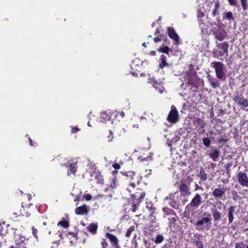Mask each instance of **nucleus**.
<instances>
[{"label": "nucleus", "instance_id": "obj_23", "mask_svg": "<svg viewBox=\"0 0 248 248\" xmlns=\"http://www.w3.org/2000/svg\"><path fill=\"white\" fill-rule=\"evenodd\" d=\"M66 235L69 238L71 244H73L78 240V234L77 233L68 232Z\"/></svg>", "mask_w": 248, "mask_h": 248}, {"label": "nucleus", "instance_id": "obj_53", "mask_svg": "<svg viewBox=\"0 0 248 248\" xmlns=\"http://www.w3.org/2000/svg\"><path fill=\"white\" fill-rule=\"evenodd\" d=\"M217 115H223L225 113V110L222 108L218 109L217 110Z\"/></svg>", "mask_w": 248, "mask_h": 248}, {"label": "nucleus", "instance_id": "obj_1", "mask_svg": "<svg viewBox=\"0 0 248 248\" xmlns=\"http://www.w3.org/2000/svg\"><path fill=\"white\" fill-rule=\"evenodd\" d=\"M202 203V197L196 193L192 199L191 202L186 206L184 213V216L188 218L190 215H193L195 210L199 207Z\"/></svg>", "mask_w": 248, "mask_h": 248}, {"label": "nucleus", "instance_id": "obj_36", "mask_svg": "<svg viewBox=\"0 0 248 248\" xmlns=\"http://www.w3.org/2000/svg\"><path fill=\"white\" fill-rule=\"evenodd\" d=\"M203 144L207 148L210 147L211 144V141L208 138H204L202 139Z\"/></svg>", "mask_w": 248, "mask_h": 248}, {"label": "nucleus", "instance_id": "obj_13", "mask_svg": "<svg viewBox=\"0 0 248 248\" xmlns=\"http://www.w3.org/2000/svg\"><path fill=\"white\" fill-rule=\"evenodd\" d=\"M239 183L242 186L248 188V176L246 173L240 171L237 174Z\"/></svg>", "mask_w": 248, "mask_h": 248}, {"label": "nucleus", "instance_id": "obj_16", "mask_svg": "<svg viewBox=\"0 0 248 248\" xmlns=\"http://www.w3.org/2000/svg\"><path fill=\"white\" fill-rule=\"evenodd\" d=\"M14 238L15 242V246L14 247H20V244L21 243L23 244V246H25V237L24 236H23L20 234L16 233V232H14Z\"/></svg>", "mask_w": 248, "mask_h": 248}, {"label": "nucleus", "instance_id": "obj_39", "mask_svg": "<svg viewBox=\"0 0 248 248\" xmlns=\"http://www.w3.org/2000/svg\"><path fill=\"white\" fill-rule=\"evenodd\" d=\"M135 230V226L134 225H132L130 226V227L127 230V231L125 233V236L126 237H129L131 233Z\"/></svg>", "mask_w": 248, "mask_h": 248}, {"label": "nucleus", "instance_id": "obj_63", "mask_svg": "<svg viewBox=\"0 0 248 248\" xmlns=\"http://www.w3.org/2000/svg\"><path fill=\"white\" fill-rule=\"evenodd\" d=\"M6 243V241L4 239L3 241H0V248H1V247L3 245H5Z\"/></svg>", "mask_w": 248, "mask_h": 248}, {"label": "nucleus", "instance_id": "obj_30", "mask_svg": "<svg viewBox=\"0 0 248 248\" xmlns=\"http://www.w3.org/2000/svg\"><path fill=\"white\" fill-rule=\"evenodd\" d=\"M201 181H205L207 179V174L203 169H201L198 175Z\"/></svg>", "mask_w": 248, "mask_h": 248}, {"label": "nucleus", "instance_id": "obj_34", "mask_svg": "<svg viewBox=\"0 0 248 248\" xmlns=\"http://www.w3.org/2000/svg\"><path fill=\"white\" fill-rule=\"evenodd\" d=\"M240 3L243 11L248 9V0H240Z\"/></svg>", "mask_w": 248, "mask_h": 248}, {"label": "nucleus", "instance_id": "obj_57", "mask_svg": "<svg viewBox=\"0 0 248 248\" xmlns=\"http://www.w3.org/2000/svg\"><path fill=\"white\" fill-rule=\"evenodd\" d=\"M112 167L116 170H119L121 167L120 164L117 163H114L113 164Z\"/></svg>", "mask_w": 248, "mask_h": 248}, {"label": "nucleus", "instance_id": "obj_40", "mask_svg": "<svg viewBox=\"0 0 248 248\" xmlns=\"http://www.w3.org/2000/svg\"><path fill=\"white\" fill-rule=\"evenodd\" d=\"M101 118L105 121L110 120V117L107 113V111L103 112L101 114Z\"/></svg>", "mask_w": 248, "mask_h": 248}, {"label": "nucleus", "instance_id": "obj_2", "mask_svg": "<svg viewBox=\"0 0 248 248\" xmlns=\"http://www.w3.org/2000/svg\"><path fill=\"white\" fill-rule=\"evenodd\" d=\"M145 196V193L141 189H138L135 193L131 194L132 199L129 201V203L131 205L132 212H135L137 210Z\"/></svg>", "mask_w": 248, "mask_h": 248}, {"label": "nucleus", "instance_id": "obj_33", "mask_svg": "<svg viewBox=\"0 0 248 248\" xmlns=\"http://www.w3.org/2000/svg\"><path fill=\"white\" fill-rule=\"evenodd\" d=\"M57 226H61L63 228L66 229L69 226V223L67 220H62L57 223Z\"/></svg>", "mask_w": 248, "mask_h": 248}, {"label": "nucleus", "instance_id": "obj_43", "mask_svg": "<svg viewBox=\"0 0 248 248\" xmlns=\"http://www.w3.org/2000/svg\"><path fill=\"white\" fill-rule=\"evenodd\" d=\"M164 36L163 35H160L157 37H155L154 38V41L155 43H157L161 41L163 39H164ZM165 37L167 39L166 36H165Z\"/></svg>", "mask_w": 248, "mask_h": 248}, {"label": "nucleus", "instance_id": "obj_31", "mask_svg": "<svg viewBox=\"0 0 248 248\" xmlns=\"http://www.w3.org/2000/svg\"><path fill=\"white\" fill-rule=\"evenodd\" d=\"M95 179L96 180V183L99 184H102L104 183L103 176L100 172H97L95 173Z\"/></svg>", "mask_w": 248, "mask_h": 248}, {"label": "nucleus", "instance_id": "obj_29", "mask_svg": "<svg viewBox=\"0 0 248 248\" xmlns=\"http://www.w3.org/2000/svg\"><path fill=\"white\" fill-rule=\"evenodd\" d=\"M220 5L218 2H216L215 5L214 9L213 10L211 15L213 17H215L219 15V8Z\"/></svg>", "mask_w": 248, "mask_h": 248}, {"label": "nucleus", "instance_id": "obj_9", "mask_svg": "<svg viewBox=\"0 0 248 248\" xmlns=\"http://www.w3.org/2000/svg\"><path fill=\"white\" fill-rule=\"evenodd\" d=\"M215 38L217 40L222 41L228 37V33L223 29L217 28L215 29L213 31Z\"/></svg>", "mask_w": 248, "mask_h": 248}, {"label": "nucleus", "instance_id": "obj_61", "mask_svg": "<svg viewBox=\"0 0 248 248\" xmlns=\"http://www.w3.org/2000/svg\"><path fill=\"white\" fill-rule=\"evenodd\" d=\"M29 141H30V144L31 145V146H35L37 144L36 143L34 142L33 143V142L32 141V140L31 139V138H29Z\"/></svg>", "mask_w": 248, "mask_h": 248}, {"label": "nucleus", "instance_id": "obj_26", "mask_svg": "<svg viewBox=\"0 0 248 248\" xmlns=\"http://www.w3.org/2000/svg\"><path fill=\"white\" fill-rule=\"evenodd\" d=\"M98 226L94 223H91L87 227V230L93 234H95L97 232Z\"/></svg>", "mask_w": 248, "mask_h": 248}, {"label": "nucleus", "instance_id": "obj_64", "mask_svg": "<svg viewBox=\"0 0 248 248\" xmlns=\"http://www.w3.org/2000/svg\"><path fill=\"white\" fill-rule=\"evenodd\" d=\"M21 246L20 247H14V246H12L11 247H13V248H26L25 246H23V243H21Z\"/></svg>", "mask_w": 248, "mask_h": 248}, {"label": "nucleus", "instance_id": "obj_35", "mask_svg": "<svg viewBox=\"0 0 248 248\" xmlns=\"http://www.w3.org/2000/svg\"><path fill=\"white\" fill-rule=\"evenodd\" d=\"M163 212L165 213L167 215H173L176 217V214L173 209L170 208H165L163 209Z\"/></svg>", "mask_w": 248, "mask_h": 248}, {"label": "nucleus", "instance_id": "obj_18", "mask_svg": "<svg viewBox=\"0 0 248 248\" xmlns=\"http://www.w3.org/2000/svg\"><path fill=\"white\" fill-rule=\"evenodd\" d=\"M212 214L214 222L217 223L222 218V213L216 208H213L212 210Z\"/></svg>", "mask_w": 248, "mask_h": 248}, {"label": "nucleus", "instance_id": "obj_15", "mask_svg": "<svg viewBox=\"0 0 248 248\" xmlns=\"http://www.w3.org/2000/svg\"><path fill=\"white\" fill-rule=\"evenodd\" d=\"M179 191L181 195L183 196H188L191 194L189 185H187L185 183H182L179 186Z\"/></svg>", "mask_w": 248, "mask_h": 248}, {"label": "nucleus", "instance_id": "obj_47", "mask_svg": "<svg viewBox=\"0 0 248 248\" xmlns=\"http://www.w3.org/2000/svg\"><path fill=\"white\" fill-rule=\"evenodd\" d=\"M228 1L230 5L234 7H236L237 6V0H228Z\"/></svg>", "mask_w": 248, "mask_h": 248}, {"label": "nucleus", "instance_id": "obj_8", "mask_svg": "<svg viewBox=\"0 0 248 248\" xmlns=\"http://www.w3.org/2000/svg\"><path fill=\"white\" fill-rule=\"evenodd\" d=\"M167 121L171 123L175 124L179 120V114L176 108L172 106L170 111L167 118Z\"/></svg>", "mask_w": 248, "mask_h": 248}, {"label": "nucleus", "instance_id": "obj_42", "mask_svg": "<svg viewBox=\"0 0 248 248\" xmlns=\"http://www.w3.org/2000/svg\"><path fill=\"white\" fill-rule=\"evenodd\" d=\"M178 217L176 215V217L174 216V217H169L168 218L169 220V224L170 225L174 224L177 220Z\"/></svg>", "mask_w": 248, "mask_h": 248}, {"label": "nucleus", "instance_id": "obj_56", "mask_svg": "<svg viewBox=\"0 0 248 248\" xmlns=\"http://www.w3.org/2000/svg\"><path fill=\"white\" fill-rule=\"evenodd\" d=\"M20 215H18V213H14L13 214V216L11 217V218L13 220H15L16 219H17V217L18 216H19Z\"/></svg>", "mask_w": 248, "mask_h": 248}, {"label": "nucleus", "instance_id": "obj_37", "mask_svg": "<svg viewBox=\"0 0 248 248\" xmlns=\"http://www.w3.org/2000/svg\"><path fill=\"white\" fill-rule=\"evenodd\" d=\"M200 217L205 218L206 219H208L209 221L211 222V214L209 212H204L203 214L201 215V216H200Z\"/></svg>", "mask_w": 248, "mask_h": 248}, {"label": "nucleus", "instance_id": "obj_4", "mask_svg": "<svg viewBox=\"0 0 248 248\" xmlns=\"http://www.w3.org/2000/svg\"><path fill=\"white\" fill-rule=\"evenodd\" d=\"M216 46L218 49L215 48L213 50V56L215 58H218L223 56L225 54L228 55L229 45L227 42L217 43Z\"/></svg>", "mask_w": 248, "mask_h": 248}, {"label": "nucleus", "instance_id": "obj_48", "mask_svg": "<svg viewBox=\"0 0 248 248\" xmlns=\"http://www.w3.org/2000/svg\"><path fill=\"white\" fill-rule=\"evenodd\" d=\"M204 16V13L201 10H199L197 13V17L198 19H201L202 17Z\"/></svg>", "mask_w": 248, "mask_h": 248}, {"label": "nucleus", "instance_id": "obj_12", "mask_svg": "<svg viewBox=\"0 0 248 248\" xmlns=\"http://www.w3.org/2000/svg\"><path fill=\"white\" fill-rule=\"evenodd\" d=\"M167 33L169 37L173 40L174 45L178 46L179 44V37L175 31L172 27H169L167 28Z\"/></svg>", "mask_w": 248, "mask_h": 248}, {"label": "nucleus", "instance_id": "obj_46", "mask_svg": "<svg viewBox=\"0 0 248 248\" xmlns=\"http://www.w3.org/2000/svg\"><path fill=\"white\" fill-rule=\"evenodd\" d=\"M246 246L245 244L241 242H238L236 243L235 244V248H245Z\"/></svg>", "mask_w": 248, "mask_h": 248}, {"label": "nucleus", "instance_id": "obj_45", "mask_svg": "<svg viewBox=\"0 0 248 248\" xmlns=\"http://www.w3.org/2000/svg\"><path fill=\"white\" fill-rule=\"evenodd\" d=\"M201 236H200L199 234H195L194 235V238L193 239V244L197 243V242H201L200 237Z\"/></svg>", "mask_w": 248, "mask_h": 248}, {"label": "nucleus", "instance_id": "obj_38", "mask_svg": "<svg viewBox=\"0 0 248 248\" xmlns=\"http://www.w3.org/2000/svg\"><path fill=\"white\" fill-rule=\"evenodd\" d=\"M164 240V237L162 234H158L156 236L155 239L154 240L155 243L160 244Z\"/></svg>", "mask_w": 248, "mask_h": 248}, {"label": "nucleus", "instance_id": "obj_50", "mask_svg": "<svg viewBox=\"0 0 248 248\" xmlns=\"http://www.w3.org/2000/svg\"><path fill=\"white\" fill-rule=\"evenodd\" d=\"M31 230H32V234H33V236L35 238H38V236H37L38 231H37V229H35V227H32Z\"/></svg>", "mask_w": 248, "mask_h": 248}, {"label": "nucleus", "instance_id": "obj_25", "mask_svg": "<svg viewBox=\"0 0 248 248\" xmlns=\"http://www.w3.org/2000/svg\"><path fill=\"white\" fill-rule=\"evenodd\" d=\"M77 164L75 163H70L68 166V169L67 170L68 175L73 174L75 175L77 172Z\"/></svg>", "mask_w": 248, "mask_h": 248}, {"label": "nucleus", "instance_id": "obj_19", "mask_svg": "<svg viewBox=\"0 0 248 248\" xmlns=\"http://www.w3.org/2000/svg\"><path fill=\"white\" fill-rule=\"evenodd\" d=\"M207 78L210 85L213 88H216L220 86V82L216 78H213L210 75H208L207 76Z\"/></svg>", "mask_w": 248, "mask_h": 248}, {"label": "nucleus", "instance_id": "obj_59", "mask_svg": "<svg viewBox=\"0 0 248 248\" xmlns=\"http://www.w3.org/2000/svg\"><path fill=\"white\" fill-rule=\"evenodd\" d=\"M79 130V129L78 127L75 126L72 128L71 132L73 133H76Z\"/></svg>", "mask_w": 248, "mask_h": 248}, {"label": "nucleus", "instance_id": "obj_41", "mask_svg": "<svg viewBox=\"0 0 248 248\" xmlns=\"http://www.w3.org/2000/svg\"><path fill=\"white\" fill-rule=\"evenodd\" d=\"M146 208L150 211L153 214L155 211V208L153 205L151 203H148L146 205Z\"/></svg>", "mask_w": 248, "mask_h": 248}, {"label": "nucleus", "instance_id": "obj_60", "mask_svg": "<svg viewBox=\"0 0 248 248\" xmlns=\"http://www.w3.org/2000/svg\"><path fill=\"white\" fill-rule=\"evenodd\" d=\"M188 67L189 70V71L190 72L193 71L194 69V65L192 64H189Z\"/></svg>", "mask_w": 248, "mask_h": 248}, {"label": "nucleus", "instance_id": "obj_17", "mask_svg": "<svg viewBox=\"0 0 248 248\" xmlns=\"http://www.w3.org/2000/svg\"><path fill=\"white\" fill-rule=\"evenodd\" d=\"M89 209L86 204L76 207L75 210V214L78 215H84L88 213Z\"/></svg>", "mask_w": 248, "mask_h": 248}, {"label": "nucleus", "instance_id": "obj_62", "mask_svg": "<svg viewBox=\"0 0 248 248\" xmlns=\"http://www.w3.org/2000/svg\"><path fill=\"white\" fill-rule=\"evenodd\" d=\"M200 189L203 190V188H202V186H199L198 184H196L195 185V190L196 191V190H200Z\"/></svg>", "mask_w": 248, "mask_h": 248}, {"label": "nucleus", "instance_id": "obj_55", "mask_svg": "<svg viewBox=\"0 0 248 248\" xmlns=\"http://www.w3.org/2000/svg\"><path fill=\"white\" fill-rule=\"evenodd\" d=\"M232 195L233 196V199L234 201H236L237 199V197H238V193L237 192L235 191V190H233L232 191Z\"/></svg>", "mask_w": 248, "mask_h": 248}, {"label": "nucleus", "instance_id": "obj_32", "mask_svg": "<svg viewBox=\"0 0 248 248\" xmlns=\"http://www.w3.org/2000/svg\"><path fill=\"white\" fill-rule=\"evenodd\" d=\"M170 205L174 209H177L179 207V202L174 199V197L172 200L170 202Z\"/></svg>", "mask_w": 248, "mask_h": 248}, {"label": "nucleus", "instance_id": "obj_52", "mask_svg": "<svg viewBox=\"0 0 248 248\" xmlns=\"http://www.w3.org/2000/svg\"><path fill=\"white\" fill-rule=\"evenodd\" d=\"M149 217H150V223L151 224H153L154 223H155V220H156V217L155 216H153V214L150 215Z\"/></svg>", "mask_w": 248, "mask_h": 248}, {"label": "nucleus", "instance_id": "obj_11", "mask_svg": "<svg viewBox=\"0 0 248 248\" xmlns=\"http://www.w3.org/2000/svg\"><path fill=\"white\" fill-rule=\"evenodd\" d=\"M232 100L238 105L241 106L243 108L248 107V100L242 94H237L233 97Z\"/></svg>", "mask_w": 248, "mask_h": 248}, {"label": "nucleus", "instance_id": "obj_44", "mask_svg": "<svg viewBox=\"0 0 248 248\" xmlns=\"http://www.w3.org/2000/svg\"><path fill=\"white\" fill-rule=\"evenodd\" d=\"M113 133L111 130H109L108 132V142H111L113 140L114 138Z\"/></svg>", "mask_w": 248, "mask_h": 248}, {"label": "nucleus", "instance_id": "obj_51", "mask_svg": "<svg viewBox=\"0 0 248 248\" xmlns=\"http://www.w3.org/2000/svg\"><path fill=\"white\" fill-rule=\"evenodd\" d=\"M116 178H113L112 179V183L110 184V186H109V188H111V189H113L114 188V187H115V186H116Z\"/></svg>", "mask_w": 248, "mask_h": 248}, {"label": "nucleus", "instance_id": "obj_5", "mask_svg": "<svg viewBox=\"0 0 248 248\" xmlns=\"http://www.w3.org/2000/svg\"><path fill=\"white\" fill-rule=\"evenodd\" d=\"M211 222L205 218L199 216L196 222L195 223L196 229L198 231H204L209 230Z\"/></svg>", "mask_w": 248, "mask_h": 248}, {"label": "nucleus", "instance_id": "obj_27", "mask_svg": "<svg viewBox=\"0 0 248 248\" xmlns=\"http://www.w3.org/2000/svg\"><path fill=\"white\" fill-rule=\"evenodd\" d=\"M157 51L160 52L164 53L168 55L169 52H172V50L171 48H169L168 46H165L164 45H163L162 46H160L157 49Z\"/></svg>", "mask_w": 248, "mask_h": 248}, {"label": "nucleus", "instance_id": "obj_49", "mask_svg": "<svg viewBox=\"0 0 248 248\" xmlns=\"http://www.w3.org/2000/svg\"><path fill=\"white\" fill-rule=\"evenodd\" d=\"M102 248H107L108 243L105 239H103L101 242Z\"/></svg>", "mask_w": 248, "mask_h": 248}, {"label": "nucleus", "instance_id": "obj_7", "mask_svg": "<svg viewBox=\"0 0 248 248\" xmlns=\"http://www.w3.org/2000/svg\"><path fill=\"white\" fill-rule=\"evenodd\" d=\"M185 77L187 78V83L192 87H198L197 78L196 72H191L187 71L185 72Z\"/></svg>", "mask_w": 248, "mask_h": 248}, {"label": "nucleus", "instance_id": "obj_22", "mask_svg": "<svg viewBox=\"0 0 248 248\" xmlns=\"http://www.w3.org/2000/svg\"><path fill=\"white\" fill-rule=\"evenodd\" d=\"M160 62L158 65V69H162L165 66H169V63L167 62V57L164 55H162L160 57Z\"/></svg>", "mask_w": 248, "mask_h": 248}, {"label": "nucleus", "instance_id": "obj_54", "mask_svg": "<svg viewBox=\"0 0 248 248\" xmlns=\"http://www.w3.org/2000/svg\"><path fill=\"white\" fill-rule=\"evenodd\" d=\"M197 248H204L202 242H197L194 244Z\"/></svg>", "mask_w": 248, "mask_h": 248}, {"label": "nucleus", "instance_id": "obj_10", "mask_svg": "<svg viewBox=\"0 0 248 248\" xmlns=\"http://www.w3.org/2000/svg\"><path fill=\"white\" fill-rule=\"evenodd\" d=\"M212 195L217 200H224L225 197V189L223 187L220 188L216 187L213 189Z\"/></svg>", "mask_w": 248, "mask_h": 248}, {"label": "nucleus", "instance_id": "obj_21", "mask_svg": "<svg viewBox=\"0 0 248 248\" xmlns=\"http://www.w3.org/2000/svg\"><path fill=\"white\" fill-rule=\"evenodd\" d=\"M222 19L223 21L228 20L230 23L234 20V17L232 12H226L223 13Z\"/></svg>", "mask_w": 248, "mask_h": 248}, {"label": "nucleus", "instance_id": "obj_3", "mask_svg": "<svg viewBox=\"0 0 248 248\" xmlns=\"http://www.w3.org/2000/svg\"><path fill=\"white\" fill-rule=\"evenodd\" d=\"M127 180L129 181V187L134 188L137 185H139L141 180V177L139 176L136 172L128 171L122 172Z\"/></svg>", "mask_w": 248, "mask_h": 248}, {"label": "nucleus", "instance_id": "obj_28", "mask_svg": "<svg viewBox=\"0 0 248 248\" xmlns=\"http://www.w3.org/2000/svg\"><path fill=\"white\" fill-rule=\"evenodd\" d=\"M219 152L217 150H214L213 153H211L209 154L210 157L214 161H216L218 160L219 157Z\"/></svg>", "mask_w": 248, "mask_h": 248}, {"label": "nucleus", "instance_id": "obj_20", "mask_svg": "<svg viewBox=\"0 0 248 248\" xmlns=\"http://www.w3.org/2000/svg\"><path fill=\"white\" fill-rule=\"evenodd\" d=\"M235 206H231L228 209V217L229 223L232 222L234 219Z\"/></svg>", "mask_w": 248, "mask_h": 248}, {"label": "nucleus", "instance_id": "obj_24", "mask_svg": "<svg viewBox=\"0 0 248 248\" xmlns=\"http://www.w3.org/2000/svg\"><path fill=\"white\" fill-rule=\"evenodd\" d=\"M153 153L150 152L147 155L139 156L138 159L140 162L151 161L153 159Z\"/></svg>", "mask_w": 248, "mask_h": 248}, {"label": "nucleus", "instance_id": "obj_14", "mask_svg": "<svg viewBox=\"0 0 248 248\" xmlns=\"http://www.w3.org/2000/svg\"><path fill=\"white\" fill-rule=\"evenodd\" d=\"M106 237L109 239L112 246L114 248H120L119 245V239L115 235L111 233L107 232L106 233Z\"/></svg>", "mask_w": 248, "mask_h": 248}, {"label": "nucleus", "instance_id": "obj_6", "mask_svg": "<svg viewBox=\"0 0 248 248\" xmlns=\"http://www.w3.org/2000/svg\"><path fill=\"white\" fill-rule=\"evenodd\" d=\"M211 66L214 68L217 77L219 79L225 78L224 64L220 62H213Z\"/></svg>", "mask_w": 248, "mask_h": 248}, {"label": "nucleus", "instance_id": "obj_58", "mask_svg": "<svg viewBox=\"0 0 248 248\" xmlns=\"http://www.w3.org/2000/svg\"><path fill=\"white\" fill-rule=\"evenodd\" d=\"M84 197L86 200L88 201H90L92 198V196L90 194L85 195Z\"/></svg>", "mask_w": 248, "mask_h": 248}]
</instances>
